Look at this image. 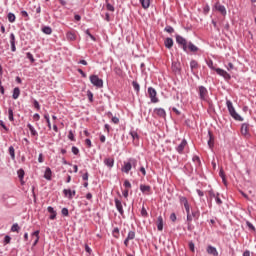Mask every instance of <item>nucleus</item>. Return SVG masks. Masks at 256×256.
I'll return each mask as SVG.
<instances>
[{"label":"nucleus","instance_id":"10","mask_svg":"<svg viewBox=\"0 0 256 256\" xmlns=\"http://www.w3.org/2000/svg\"><path fill=\"white\" fill-rule=\"evenodd\" d=\"M216 11H219V13H221V15H223V17H225V15H227V8H225V5H222L219 2H216L214 5Z\"/></svg>","mask_w":256,"mask_h":256},{"label":"nucleus","instance_id":"48","mask_svg":"<svg viewBox=\"0 0 256 256\" xmlns=\"http://www.w3.org/2000/svg\"><path fill=\"white\" fill-rule=\"evenodd\" d=\"M128 161L131 163V167H137V160L135 158H130Z\"/></svg>","mask_w":256,"mask_h":256},{"label":"nucleus","instance_id":"63","mask_svg":"<svg viewBox=\"0 0 256 256\" xmlns=\"http://www.w3.org/2000/svg\"><path fill=\"white\" fill-rule=\"evenodd\" d=\"M32 235L36 237L37 241H39V230L34 231Z\"/></svg>","mask_w":256,"mask_h":256},{"label":"nucleus","instance_id":"15","mask_svg":"<svg viewBox=\"0 0 256 256\" xmlns=\"http://www.w3.org/2000/svg\"><path fill=\"white\" fill-rule=\"evenodd\" d=\"M104 165L106 167H108V169H113V167L115 165V159L114 158H105Z\"/></svg>","mask_w":256,"mask_h":256},{"label":"nucleus","instance_id":"58","mask_svg":"<svg viewBox=\"0 0 256 256\" xmlns=\"http://www.w3.org/2000/svg\"><path fill=\"white\" fill-rule=\"evenodd\" d=\"M77 71L84 79L87 77V74L81 68H78Z\"/></svg>","mask_w":256,"mask_h":256},{"label":"nucleus","instance_id":"42","mask_svg":"<svg viewBox=\"0 0 256 256\" xmlns=\"http://www.w3.org/2000/svg\"><path fill=\"white\" fill-rule=\"evenodd\" d=\"M68 139H69L70 141H75V134L73 133V130H70V131L68 132Z\"/></svg>","mask_w":256,"mask_h":256},{"label":"nucleus","instance_id":"6","mask_svg":"<svg viewBox=\"0 0 256 256\" xmlns=\"http://www.w3.org/2000/svg\"><path fill=\"white\" fill-rule=\"evenodd\" d=\"M148 95L151 103H159V98H157V90L153 87H148Z\"/></svg>","mask_w":256,"mask_h":256},{"label":"nucleus","instance_id":"40","mask_svg":"<svg viewBox=\"0 0 256 256\" xmlns=\"http://www.w3.org/2000/svg\"><path fill=\"white\" fill-rule=\"evenodd\" d=\"M27 59H29L30 63H33L35 61V58L33 57V54L31 52L26 53Z\"/></svg>","mask_w":256,"mask_h":256},{"label":"nucleus","instance_id":"62","mask_svg":"<svg viewBox=\"0 0 256 256\" xmlns=\"http://www.w3.org/2000/svg\"><path fill=\"white\" fill-rule=\"evenodd\" d=\"M112 233H113V235H114V237H117V235H118V237H119V228H114L113 229V231H112Z\"/></svg>","mask_w":256,"mask_h":256},{"label":"nucleus","instance_id":"12","mask_svg":"<svg viewBox=\"0 0 256 256\" xmlns=\"http://www.w3.org/2000/svg\"><path fill=\"white\" fill-rule=\"evenodd\" d=\"M47 211L48 213H50V221H55V219H57V211L55 210V208H53V206H48Z\"/></svg>","mask_w":256,"mask_h":256},{"label":"nucleus","instance_id":"41","mask_svg":"<svg viewBox=\"0 0 256 256\" xmlns=\"http://www.w3.org/2000/svg\"><path fill=\"white\" fill-rule=\"evenodd\" d=\"M188 247L192 253H195V243H193V241L188 243Z\"/></svg>","mask_w":256,"mask_h":256},{"label":"nucleus","instance_id":"27","mask_svg":"<svg viewBox=\"0 0 256 256\" xmlns=\"http://www.w3.org/2000/svg\"><path fill=\"white\" fill-rule=\"evenodd\" d=\"M157 229L158 231L163 229V216H158L157 218Z\"/></svg>","mask_w":256,"mask_h":256},{"label":"nucleus","instance_id":"59","mask_svg":"<svg viewBox=\"0 0 256 256\" xmlns=\"http://www.w3.org/2000/svg\"><path fill=\"white\" fill-rule=\"evenodd\" d=\"M170 220H171L173 223H175V221H177V215H176L175 213H172V214L170 215Z\"/></svg>","mask_w":256,"mask_h":256},{"label":"nucleus","instance_id":"39","mask_svg":"<svg viewBox=\"0 0 256 256\" xmlns=\"http://www.w3.org/2000/svg\"><path fill=\"white\" fill-rule=\"evenodd\" d=\"M164 31H166V33H175V29L172 26H166Z\"/></svg>","mask_w":256,"mask_h":256},{"label":"nucleus","instance_id":"50","mask_svg":"<svg viewBox=\"0 0 256 256\" xmlns=\"http://www.w3.org/2000/svg\"><path fill=\"white\" fill-rule=\"evenodd\" d=\"M33 105H34L35 109H37V111H39L41 109V105L39 104V101L34 100Z\"/></svg>","mask_w":256,"mask_h":256},{"label":"nucleus","instance_id":"18","mask_svg":"<svg viewBox=\"0 0 256 256\" xmlns=\"http://www.w3.org/2000/svg\"><path fill=\"white\" fill-rule=\"evenodd\" d=\"M66 39L67 41H77V34L75 31H68L66 33Z\"/></svg>","mask_w":256,"mask_h":256},{"label":"nucleus","instance_id":"44","mask_svg":"<svg viewBox=\"0 0 256 256\" xmlns=\"http://www.w3.org/2000/svg\"><path fill=\"white\" fill-rule=\"evenodd\" d=\"M130 135L134 141L135 139H139V134L137 133V131H131Z\"/></svg>","mask_w":256,"mask_h":256},{"label":"nucleus","instance_id":"49","mask_svg":"<svg viewBox=\"0 0 256 256\" xmlns=\"http://www.w3.org/2000/svg\"><path fill=\"white\" fill-rule=\"evenodd\" d=\"M19 179H23L25 177V171L23 169L18 170Z\"/></svg>","mask_w":256,"mask_h":256},{"label":"nucleus","instance_id":"23","mask_svg":"<svg viewBox=\"0 0 256 256\" xmlns=\"http://www.w3.org/2000/svg\"><path fill=\"white\" fill-rule=\"evenodd\" d=\"M241 133L242 135H249V125L247 123L241 125Z\"/></svg>","mask_w":256,"mask_h":256},{"label":"nucleus","instance_id":"16","mask_svg":"<svg viewBox=\"0 0 256 256\" xmlns=\"http://www.w3.org/2000/svg\"><path fill=\"white\" fill-rule=\"evenodd\" d=\"M131 169H133V167L131 166V162H124V165L121 168L122 173H126L129 174V171H131Z\"/></svg>","mask_w":256,"mask_h":256},{"label":"nucleus","instance_id":"24","mask_svg":"<svg viewBox=\"0 0 256 256\" xmlns=\"http://www.w3.org/2000/svg\"><path fill=\"white\" fill-rule=\"evenodd\" d=\"M179 201H180L181 205H184V208L190 206L189 200H187V197H185V196H179Z\"/></svg>","mask_w":256,"mask_h":256},{"label":"nucleus","instance_id":"2","mask_svg":"<svg viewBox=\"0 0 256 256\" xmlns=\"http://www.w3.org/2000/svg\"><path fill=\"white\" fill-rule=\"evenodd\" d=\"M207 66L209 67V69H212V71H216L217 75H220V77H223L225 81H229L231 79V74H228L227 71L221 68H215V66L213 65V60H209L207 62Z\"/></svg>","mask_w":256,"mask_h":256},{"label":"nucleus","instance_id":"64","mask_svg":"<svg viewBox=\"0 0 256 256\" xmlns=\"http://www.w3.org/2000/svg\"><path fill=\"white\" fill-rule=\"evenodd\" d=\"M112 123H114L115 125L119 124V118L117 117H112Z\"/></svg>","mask_w":256,"mask_h":256},{"label":"nucleus","instance_id":"11","mask_svg":"<svg viewBox=\"0 0 256 256\" xmlns=\"http://www.w3.org/2000/svg\"><path fill=\"white\" fill-rule=\"evenodd\" d=\"M185 147H187V140L183 139L181 143L175 148V150L177 151V153H179V155H183Z\"/></svg>","mask_w":256,"mask_h":256},{"label":"nucleus","instance_id":"33","mask_svg":"<svg viewBox=\"0 0 256 256\" xmlns=\"http://www.w3.org/2000/svg\"><path fill=\"white\" fill-rule=\"evenodd\" d=\"M8 151H9V155H10L11 159L15 160V148L13 146H10L8 148Z\"/></svg>","mask_w":256,"mask_h":256},{"label":"nucleus","instance_id":"45","mask_svg":"<svg viewBox=\"0 0 256 256\" xmlns=\"http://www.w3.org/2000/svg\"><path fill=\"white\" fill-rule=\"evenodd\" d=\"M61 214L63 215V217H69V209L62 208Z\"/></svg>","mask_w":256,"mask_h":256},{"label":"nucleus","instance_id":"54","mask_svg":"<svg viewBox=\"0 0 256 256\" xmlns=\"http://www.w3.org/2000/svg\"><path fill=\"white\" fill-rule=\"evenodd\" d=\"M141 215H142V217H147V215H148L147 209H145V206H143L141 209Z\"/></svg>","mask_w":256,"mask_h":256},{"label":"nucleus","instance_id":"4","mask_svg":"<svg viewBox=\"0 0 256 256\" xmlns=\"http://www.w3.org/2000/svg\"><path fill=\"white\" fill-rule=\"evenodd\" d=\"M198 96L200 101H205L206 103H209V90H207L205 86L198 87Z\"/></svg>","mask_w":256,"mask_h":256},{"label":"nucleus","instance_id":"57","mask_svg":"<svg viewBox=\"0 0 256 256\" xmlns=\"http://www.w3.org/2000/svg\"><path fill=\"white\" fill-rule=\"evenodd\" d=\"M210 10H211V8L209 7V5H206V6L203 8V13H204V15H207Z\"/></svg>","mask_w":256,"mask_h":256},{"label":"nucleus","instance_id":"20","mask_svg":"<svg viewBox=\"0 0 256 256\" xmlns=\"http://www.w3.org/2000/svg\"><path fill=\"white\" fill-rule=\"evenodd\" d=\"M27 127L31 133V136L32 137H36L38 138L39 137V132H37V130L35 129V127L33 125H31V123H28L27 124Z\"/></svg>","mask_w":256,"mask_h":256},{"label":"nucleus","instance_id":"31","mask_svg":"<svg viewBox=\"0 0 256 256\" xmlns=\"http://www.w3.org/2000/svg\"><path fill=\"white\" fill-rule=\"evenodd\" d=\"M190 215H191V217H192V220H193V219L197 220V219H199L201 213L199 212V210H197V211H192V212L190 213Z\"/></svg>","mask_w":256,"mask_h":256},{"label":"nucleus","instance_id":"36","mask_svg":"<svg viewBox=\"0 0 256 256\" xmlns=\"http://www.w3.org/2000/svg\"><path fill=\"white\" fill-rule=\"evenodd\" d=\"M198 67H199V63H197L196 60H191L190 62L191 71H193L194 69H197Z\"/></svg>","mask_w":256,"mask_h":256},{"label":"nucleus","instance_id":"8","mask_svg":"<svg viewBox=\"0 0 256 256\" xmlns=\"http://www.w3.org/2000/svg\"><path fill=\"white\" fill-rule=\"evenodd\" d=\"M9 41H10V46H11L12 53H15V51H17V46H15L16 43H17V39L15 38L14 33H10Z\"/></svg>","mask_w":256,"mask_h":256},{"label":"nucleus","instance_id":"14","mask_svg":"<svg viewBox=\"0 0 256 256\" xmlns=\"http://www.w3.org/2000/svg\"><path fill=\"white\" fill-rule=\"evenodd\" d=\"M206 251L208 255L219 256V251H217V248L215 246L209 245L206 248Z\"/></svg>","mask_w":256,"mask_h":256},{"label":"nucleus","instance_id":"5","mask_svg":"<svg viewBox=\"0 0 256 256\" xmlns=\"http://www.w3.org/2000/svg\"><path fill=\"white\" fill-rule=\"evenodd\" d=\"M89 79L90 83H92L94 87H97V89H102L103 79L99 78L98 75H90Z\"/></svg>","mask_w":256,"mask_h":256},{"label":"nucleus","instance_id":"56","mask_svg":"<svg viewBox=\"0 0 256 256\" xmlns=\"http://www.w3.org/2000/svg\"><path fill=\"white\" fill-rule=\"evenodd\" d=\"M4 243H6V245L9 244V243H11V236L6 235V236L4 237Z\"/></svg>","mask_w":256,"mask_h":256},{"label":"nucleus","instance_id":"60","mask_svg":"<svg viewBox=\"0 0 256 256\" xmlns=\"http://www.w3.org/2000/svg\"><path fill=\"white\" fill-rule=\"evenodd\" d=\"M83 181H89V172H86L82 175Z\"/></svg>","mask_w":256,"mask_h":256},{"label":"nucleus","instance_id":"47","mask_svg":"<svg viewBox=\"0 0 256 256\" xmlns=\"http://www.w3.org/2000/svg\"><path fill=\"white\" fill-rule=\"evenodd\" d=\"M192 161L197 163V165H201V158L199 156H193Z\"/></svg>","mask_w":256,"mask_h":256},{"label":"nucleus","instance_id":"17","mask_svg":"<svg viewBox=\"0 0 256 256\" xmlns=\"http://www.w3.org/2000/svg\"><path fill=\"white\" fill-rule=\"evenodd\" d=\"M186 211V221L188 225L193 221V216H191V206H186L185 208Z\"/></svg>","mask_w":256,"mask_h":256},{"label":"nucleus","instance_id":"26","mask_svg":"<svg viewBox=\"0 0 256 256\" xmlns=\"http://www.w3.org/2000/svg\"><path fill=\"white\" fill-rule=\"evenodd\" d=\"M140 191L141 193H149L151 192V186L142 184L140 185Z\"/></svg>","mask_w":256,"mask_h":256},{"label":"nucleus","instance_id":"19","mask_svg":"<svg viewBox=\"0 0 256 256\" xmlns=\"http://www.w3.org/2000/svg\"><path fill=\"white\" fill-rule=\"evenodd\" d=\"M63 193L65 197H68V199H72L76 195V191L71 189H64Z\"/></svg>","mask_w":256,"mask_h":256},{"label":"nucleus","instance_id":"52","mask_svg":"<svg viewBox=\"0 0 256 256\" xmlns=\"http://www.w3.org/2000/svg\"><path fill=\"white\" fill-rule=\"evenodd\" d=\"M72 153H73V155H79V148H77V146H73Z\"/></svg>","mask_w":256,"mask_h":256},{"label":"nucleus","instance_id":"30","mask_svg":"<svg viewBox=\"0 0 256 256\" xmlns=\"http://www.w3.org/2000/svg\"><path fill=\"white\" fill-rule=\"evenodd\" d=\"M8 21L9 23H15V20L17 19V17L15 16V14H13V12H9L8 15Z\"/></svg>","mask_w":256,"mask_h":256},{"label":"nucleus","instance_id":"35","mask_svg":"<svg viewBox=\"0 0 256 256\" xmlns=\"http://www.w3.org/2000/svg\"><path fill=\"white\" fill-rule=\"evenodd\" d=\"M172 70L174 71V73H180L181 69L179 68V64L173 62L172 63Z\"/></svg>","mask_w":256,"mask_h":256},{"label":"nucleus","instance_id":"28","mask_svg":"<svg viewBox=\"0 0 256 256\" xmlns=\"http://www.w3.org/2000/svg\"><path fill=\"white\" fill-rule=\"evenodd\" d=\"M42 33L45 35H51V33H53V29H51V26H44L42 27Z\"/></svg>","mask_w":256,"mask_h":256},{"label":"nucleus","instance_id":"55","mask_svg":"<svg viewBox=\"0 0 256 256\" xmlns=\"http://www.w3.org/2000/svg\"><path fill=\"white\" fill-rule=\"evenodd\" d=\"M85 251L86 253H89V255H91V253H93V250L91 249V247H89V245L85 244Z\"/></svg>","mask_w":256,"mask_h":256},{"label":"nucleus","instance_id":"43","mask_svg":"<svg viewBox=\"0 0 256 256\" xmlns=\"http://www.w3.org/2000/svg\"><path fill=\"white\" fill-rule=\"evenodd\" d=\"M208 135H209V140H208V146L210 147H213V135H211V132H208Z\"/></svg>","mask_w":256,"mask_h":256},{"label":"nucleus","instance_id":"22","mask_svg":"<svg viewBox=\"0 0 256 256\" xmlns=\"http://www.w3.org/2000/svg\"><path fill=\"white\" fill-rule=\"evenodd\" d=\"M164 45H165L166 49H172L173 45H174L173 38H166L164 40Z\"/></svg>","mask_w":256,"mask_h":256},{"label":"nucleus","instance_id":"1","mask_svg":"<svg viewBox=\"0 0 256 256\" xmlns=\"http://www.w3.org/2000/svg\"><path fill=\"white\" fill-rule=\"evenodd\" d=\"M176 43L182 47L184 53H187L188 49L191 53H197L199 51V47L193 44V42H187V39L179 34L176 35Z\"/></svg>","mask_w":256,"mask_h":256},{"label":"nucleus","instance_id":"21","mask_svg":"<svg viewBox=\"0 0 256 256\" xmlns=\"http://www.w3.org/2000/svg\"><path fill=\"white\" fill-rule=\"evenodd\" d=\"M52 175H53V171H51V168L47 167L44 172V179H46V181H51Z\"/></svg>","mask_w":256,"mask_h":256},{"label":"nucleus","instance_id":"3","mask_svg":"<svg viewBox=\"0 0 256 256\" xmlns=\"http://www.w3.org/2000/svg\"><path fill=\"white\" fill-rule=\"evenodd\" d=\"M226 107L231 115L232 118L235 119V121H244L243 117L235 111V107L233 106V102L231 100H226Z\"/></svg>","mask_w":256,"mask_h":256},{"label":"nucleus","instance_id":"7","mask_svg":"<svg viewBox=\"0 0 256 256\" xmlns=\"http://www.w3.org/2000/svg\"><path fill=\"white\" fill-rule=\"evenodd\" d=\"M209 196L211 199H215L216 204L223 205V200H221V194L219 192L215 193V191L210 190Z\"/></svg>","mask_w":256,"mask_h":256},{"label":"nucleus","instance_id":"25","mask_svg":"<svg viewBox=\"0 0 256 256\" xmlns=\"http://www.w3.org/2000/svg\"><path fill=\"white\" fill-rule=\"evenodd\" d=\"M19 95H21V89H19V87H15L13 89L12 99H19Z\"/></svg>","mask_w":256,"mask_h":256},{"label":"nucleus","instance_id":"61","mask_svg":"<svg viewBox=\"0 0 256 256\" xmlns=\"http://www.w3.org/2000/svg\"><path fill=\"white\" fill-rule=\"evenodd\" d=\"M106 8L108 11H112V12L115 11V7L109 3L106 5Z\"/></svg>","mask_w":256,"mask_h":256},{"label":"nucleus","instance_id":"29","mask_svg":"<svg viewBox=\"0 0 256 256\" xmlns=\"http://www.w3.org/2000/svg\"><path fill=\"white\" fill-rule=\"evenodd\" d=\"M143 9H149L151 6V0H140Z\"/></svg>","mask_w":256,"mask_h":256},{"label":"nucleus","instance_id":"53","mask_svg":"<svg viewBox=\"0 0 256 256\" xmlns=\"http://www.w3.org/2000/svg\"><path fill=\"white\" fill-rule=\"evenodd\" d=\"M124 187H125V189H131V182H129V180H125Z\"/></svg>","mask_w":256,"mask_h":256},{"label":"nucleus","instance_id":"51","mask_svg":"<svg viewBox=\"0 0 256 256\" xmlns=\"http://www.w3.org/2000/svg\"><path fill=\"white\" fill-rule=\"evenodd\" d=\"M247 227L251 230V231H255V226L253 225V223L247 221L246 222Z\"/></svg>","mask_w":256,"mask_h":256},{"label":"nucleus","instance_id":"38","mask_svg":"<svg viewBox=\"0 0 256 256\" xmlns=\"http://www.w3.org/2000/svg\"><path fill=\"white\" fill-rule=\"evenodd\" d=\"M126 239L133 241V239H135V231H129Z\"/></svg>","mask_w":256,"mask_h":256},{"label":"nucleus","instance_id":"32","mask_svg":"<svg viewBox=\"0 0 256 256\" xmlns=\"http://www.w3.org/2000/svg\"><path fill=\"white\" fill-rule=\"evenodd\" d=\"M132 87L134 91H136V93H139V91H141V86L137 83V81L132 82Z\"/></svg>","mask_w":256,"mask_h":256},{"label":"nucleus","instance_id":"46","mask_svg":"<svg viewBox=\"0 0 256 256\" xmlns=\"http://www.w3.org/2000/svg\"><path fill=\"white\" fill-rule=\"evenodd\" d=\"M87 97L89 99V102L93 103V92H91V90L87 91Z\"/></svg>","mask_w":256,"mask_h":256},{"label":"nucleus","instance_id":"37","mask_svg":"<svg viewBox=\"0 0 256 256\" xmlns=\"http://www.w3.org/2000/svg\"><path fill=\"white\" fill-rule=\"evenodd\" d=\"M8 119L9 121H15V118L13 116V108L11 107L8 109Z\"/></svg>","mask_w":256,"mask_h":256},{"label":"nucleus","instance_id":"34","mask_svg":"<svg viewBox=\"0 0 256 256\" xmlns=\"http://www.w3.org/2000/svg\"><path fill=\"white\" fill-rule=\"evenodd\" d=\"M20 229H21V227H19V224H17V223L13 224L11 227L12 233H19Z\"/></svg>","mask_w":256,"mask_h":256},{"label":"nucleus","instance_id":"9","mask_svg":"<svg viewBox=\"0 0 256 256\" xmlns=\"http://www.w3.org/2000/svg\"><path fill=\"white\" fill-rule=\"evenodd\" d=\"M114 203L118 213H120V215H125V210H123V202H121V200L118 198H115Z\"/></svg>","mask_w":256,"mask_h":256},{"label":"nucleus","instance_id":"13","mask_svg":"<svg viewBox=\"0 0 256 256\" xmlns=\"http://www.w3.org/2000/svg\"><path fill=\"white\" fill-rule=\"evenodd\" d=\"M154 113L155 115H157V117H161L162 119H165V117H167V112L163 108H155Z\"/></svg>","mask_w":256,"mask_h":256}]
</instances>
